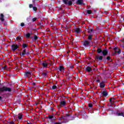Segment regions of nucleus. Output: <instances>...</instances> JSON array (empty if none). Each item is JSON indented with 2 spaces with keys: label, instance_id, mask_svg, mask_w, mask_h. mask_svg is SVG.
Returning <instances> with one entry per match:
<instances>
[{
  "label": "nucleus",
  "instance_id": "f8f14e48",
  "mask_svg": "<svg viewBox=\"0 0 124 124\" xmlns=\"http://www.w3.org/2000/svg\"><path fill=\"white\" fill-rule=\"evenodd\" d=\"M100 88H104V87H105V84H104V82H102L100 83Z\"/></svg>",
  "mask_w": 124,
  "mask_h": 124
},
{
  "label": "nucleus",
  "instance_id": "5701e85b",
  "mask_svg": "<svg viewBox=\"0 0 124 124\" xmlns=\"http://www.w3.org/2000/svg\"><path fill=\"white\" fill-rule=\"evenodd\" d=\"M92 37H93V35H90L88 36V39H89V40L92 39Z\"/></svg>",
  "mask_w": 124,
  "mask_h": 124
},
{
  "label": "nucleus",
  "instance_id": "423d86ee",
  "mask_svg": "<svg viewBox=\"0 0 124 124\" xmlns=\"http://www.w3.org/2000/svg\"><path fill=\"white\" fill-rule=\"evenodd\" d=\"M102 53L103 56H106L108 54V50H104Z\"/></svg>",
  "mask_w": 124,
  "mask_h": 124
},
{
  "label": "nucleus",
  "instance_id": "58836bf2",
  "mask_svg": "<svg viewBox=\"0 0 124 124\" xmlns=\"http://www.w3.org/2000/svg\"><path fill=\"white\" fill-rule=\"evenodd\" d=\"M70 67L71 68H73V66H71Z\"/></svg>",
  "mask_w": 124,
  "mask_h": 124
},
{
  "label": "nucleus",
  "instance_id": "473e14b6",
  "mask_svg": "<svg viewBox=\"0 0 124 124\" xmlns=\"http://www.w3.org/2000/svg\"><path fill=\"white\" fill-rule=\"evenodd\" d=\"M24 26H25V24H24V23H22L21 24V27H24Z\"/></svg>",
  "mask_w": 124,
  "mask_h": 124
},
{
  "label": "nucleus",
  "instance_id": "412c9836",
  "mask_svg": "<svg viewBox=\"0 0 124 124\" xmlns=\"http://www.w3.org/2000/svg\"><path fill=\"white\" fill-rule=\"evenodd\" d=\"M21 37H18L16 38V40H17V41H21Z\"/></svg>",
  "mask_w": 124,
  "mask_h": 124
},
{
  "label": "nucleus",
  "instance_id": "f3484780",
  "mask_svg": "<svg viewBox=\"0 0 124 124\" xmlns=\"http://www.w3.org/2000/svg\"><path fill=\"white\" fill-rule=\"evenodd\" d=\"M59 70H60V71H63V70H64V68H63V67L62 66H60V68H59Z\"/></svg>",
  "mask_w": 124,
  "mask_h": 124
},
{
  "label": "nucleus",
  "instance_id": "0eeeda50",
  "mask_svg": "<svg viewBox=\"0 0 124 124\" xmlns=\"http://www.w3.org/2000/svg\"><path fill=\"white\" fill-rule=\"evenodd\" d=\"M89 44H90V42H89V41H85L83 43V45H84L85 47H87V46H88Z\"/></svg>",
  "mask_w": 124,
  "mask_h": 124
},
{
  "label": "nucleus",
  "instance_id": "4468645a",
  "mask_svg": "<svg viewBox=\"0 0 124 124\" xmlns=\"http://www.w3.org/2000/svg\"><path fill=\"white\" fill-rule=\"evenodd\" d=\"M96 59L99 60V61H102V59H103V57L101 56H98V57H96Z\"/></svg>",
  "mask_w": 124,
  "mask_h": 124
},
{
  "label": "nucleus",
  "instance_id": "ddd939ff",
  "mask_svg": "<svg viewBox=\"0 0 124 124\" xmlns=\"http://www.w3.org/2000/svg\"><path fill=\"white\" fill-rule=\"evenodd\" d=\"M77 3H78V4H84L83 3V0H78Z\"/></svg>",
  "mask_w": 124,
  "mask_h": 124
},
{
  "label": "nucleus",
  "instance_id": "c756f323",
  "mask_svg": "<svg viewBox=\"0 0 124 124\" xmlns=\"http://www.w3.org/2000/svg\"><path fill=\"white\" fill-rule=\"evenodd\" d=\"M23 46L24 47V48H26V47H27V45L24 44L23 45Z\"/></svg>",
  "mask_w": 124,
  "mask_h": 124
},
{
  "label": "nucleus",
  "instance_id": "39448f33",
  "mask_svg": "<svg viewBox=\"0 0 124 124\" xmlns=\"http://www.w3.org/2000/svg\"><path fill=\"white\" fill-rule=\"evenodd\" d=\"M103 95V96H107L108 95V93L107 92V91L104 90L102 92Z\"/></svg>",
  "mask_w": 124,
  "mask_h": 124
},
{
  "label": "nucleus",
  "instance_id": "cd10ccee",
  "mask_svg": "<svg viewBox=\"0 0 124 124\" xmlns=\"http://www.w3.org/2000/svg\"><path fill=\"white\" fill-rule=\"evenodd\" d=\"M37 38H38V37H37V36H35L34 37V40H37Z\"/></svg>",
  "mask_w": 124,
  "mask_h": 124
},
{
  "label": "nucleus",
  "instance_id": "4c0bfd02",
  "mask_svg": "<svg viewBox=\"0 0 124 124\" xmlns=\"http://www.w3.org/2000/svg\"><path fill=\"white\" fill-rule=\"evenodd\" d=\"M10 124H14V122H12L10 123Z\"/></svg>",
  "mask_w": 124,
  "mask_h": 124
},
{
  "label": "nucleus",
  "instance_id": "6e6552de",
  "mask_svg": "<svg viewBox=\"0 0 124 124\" xmlns=\"http://www.w3.org/2000/svg\"><path fill=\"white\" fill-rule=\"evenodd\" d=\"M75 31L76 32H78V33H79V32H81V29L77 28L75 30Z\"/></svg>",
  "mask_w": 124,
  "mask_h": 124
},
{
  "label": "nucleus",
  "instance_id": "37998d69",
  "mask_svg": "<svg viewBox=\"0 0 124 124\" xmlns=\"http://www.w3.org/2000/svg\"><path fill=\"white\" fill-rule=\"evenodd\" d=\"M33 85H35V83H33Z\"/></svg>",
  "mask_w": 124,
  "mask_h": 124
},
{
  "label": "nucleus",
  "instance_id": "e433bc0d",
  "mask_svg": "<svg viewBox=\"0 0 124 124\" xmlns=\"http://www.w3.org/2000/svg\"><path fill=\"white\" fill-rule=\"evenodd\" d=\"M7 67V66H5L3 67V69H5V68H6Z\"/></svg>",
  "mask_w": 124,
  "mask_h": 124
},
{
  "label": "nucleus",
  "instance_id": "79ce46f5",
  "mask_svg": "<svg viewBox=\"0 0 124 124\" xmlns=\"http://www.w3.org/2000/svg\"><path fill=\"white\" fill-rule=\"evenodd\" d=\"M44 74L45 75L46 74H45V73H44Z\"/></svg>",
  "mask_w": 124,
  "mask_h": 124
},
{
  "label": "nucleus",
  "instance_id": "a19ab883",
  "mask_svg": "<svg viewBox=\"0 0 124 124\" xmlns=\"http://www.w3.org/2000/svg\"><path fill=\"white\" fill-rule=\"evenodd\" d=\"M1 100V97H0V100Z\"/></svg>",
  "mask_w": 124,
  "mask_h": 124
},
{
  "label": "nucleus",
  "instance_id": "c9c22d12",
  "mask_svg": "<svg viewBox=\"0 0 124 124\" xmlns=\"http://www.w3.org/2000/svg\"><path fill=\"white\" fill-rule=\"evenodd\" d=\"M49 119H53V116H49Z\"/></svg>",
  "mask_w": 124,
  "mask_h": 124
},
{
  "label": "nucleus",
  "instance_id": "2eb2a0df",
  "mask_svg": "<svg viewBox=\"0 0 124 124\" xmlns=\"http://www.w3.org/2000/svg\"><path fill=\"white\" fill-rule=\"evenodd\" d=\"M65 106V101H63L61 102V106Z\"/></svg>",
  "mask_w": 124,
  "mask_h": 124
},
{
  "label": "nucleus",
  "instance_id": "f03ea898",
  "mask_svg": "<svg viewBox=\"0 0 124 124\" xmlns=\"http://www.w3.org/2000/svg\"><path fill=\"white\" fill-rule=\"evenodd\" d=\"M63 2L65 4H68V5H72V2L74 1V0H63Z\"/></svg>",
  "mask_w": 124,
  "mask_h": 124
},
{
  "label": "nucleus",
  "instance_id": "c85d7f7f",
  "mask_svg": "<svg viewBox=\"0 0 124 124\" xmlns=\"http://www.w3.org/2000/svg\"><path fill=\"white\" fill-rule=\"evenodd\" d=\"M89 107L91 108L93 107V104L92 103L89 104Z\"/></svg>",
  "mask_w": 124,
  "mask_h": 124
},
{
  "label": "nucleus",
  "instance_id": "393cba45",
  "mask_svg": "<svg viewBox=\"0 0 124 124\" xmlns=\"http://www.w3.org/2000/svg\"><path fill=\"white\" fill-rule=\"evenodd\" d=\"M33 9L34 11H36L37 10V8H36V7H33Z\"/></svg>",
  "mask_w": 124,
  "mask_h": 124
},
{
  "label": "nucleus",
  "instance_id": "72a5a7b5",
  "mask_svg": "<svg viewBox=\"0 0 124 124\" xmlns=\"http://www.w3.org/2000/svg\"><path fill=\"white\" fill-rule=\"evenodd\" d=\"M29 7H30V8H31V7H32V4H30V5H29Z\"/></svg>",
  "mask_w": 124,
  "mask_h": 124
},
{
  "label": "nucleus",
  "instance_id": "7c9ffc66",
  "mask_svg": "<svg viewBox=\"0 0 124 124\" xmlns=\"http://www.w3.org/2000/svg\"><path fill=\"white\" fill-rule=\"evenodd\" d=\"M36 18H33L32 19V21H33V22H34V21H36Z\"/></svg>",
  "mask_w": 124,
  "mask_h": 124
},
{
  "label": "nucleus",
  "instance_id": "7ed1b4c3",
  "mask_svg": "<svg viewBox=\"0 0 124 124\" xmlns=\"http://www.w3.org/2000/svg\"><path fill=\"white\" fill-rule=\"evenodd\" d=\"M114 53L113 54V55L115 56L116 55V53H118V54H120L121 53V50H120V49L118 47H115L114 48Z\"/></svg>",
  "mask_w": 124,
  "mask_h": 124
},
{
  "label": "nucleus",
  "instance_id": "b1692460",
  "mask_svg": "<svg viewBox=\"0 0 124 124\" xmlns=\"http://www.w3.org/2000/svg\"><path fill=\"white\" fill-rule=\"evenodd\" d=\"M18 119L19 120H22V115L19 114V115L18 116Z\"/></svg>",
  "mask_w": 124,
  "mask_h": 124
},
{
  "label": "nucleus",
  "instance_id": "9d476101",
  "mask_svg": "<svg viewBox=\"0 0 124 124\" xmlns=\"http://www.w3.org/2000/svg\"><path fill=\"white\" fill-rule=\"evenodd\" d=\"M42 65L44 66V67H47L48 63H47L46 62H43L42 63Z\"/></svg>",
  "mask_w": 124,
  "mask_h": 124
},
{
  "label": "nucleus",
  "instance_id": "aec40b11",
  "mask_svg": "<svg viewBox=\"0 0 124 124\" xmlns=\"http://www.w3.org/2000/svg\"><path fill=\"white\" fill-rule=\"evenodd\" d=\"M22 55V56H25V55H26V49L23 50Z\"/></svg>",
  "mask_w": 124,
  "mask_h": 124
},
{
  "label": "nucleus",
  "instance_id": "f704fd0d",
  "mask_svg": "<svg viewBox=\"0 0 124 124\" xmlns=\"http://www.w3.org/2000/svg\"><path fill=\"white\" fill-rule=\"evenodd\" d=\"M107 59L108 60H110V57L109 56H108L107 57Z\"/></svg>",
  "mask_w": 124,
  "mask_h": 124
},
{
  "label": "nucleus",
  "instance_id": "20e7f679",
  "mask_svg": "<svg viewBox=\"0 0 124 124\" xmlns=\"http://www.w3.org/2000/svg\"><path fill=\"white\" fill-rule=\"evenodd\" d=\"M18 47L19 46L17 45H13L12 46V50H13V51H15L16 50H17V49H18Z\"/></svg>",
  "mask_w": 124,
  "mask_h": 124
},
{
  "label": "nucleus",
  "instance_id": "6ab92c4d",
  "mask_svg": "<svg viewBox=\"0 0 124 124\" xmlns=\"http://www.w3.org/2000/svg\"><path fill=\"white\" fill-rule=\"evenodd\" d=\"M52 90H56V89H58V87L56 85H53L52 87Z\"/></svg>",
  "mask_w": 124,
  "mask_h": 124
},
{
  "label": "nucleus",
  "instance_id": "a211bd4d",
  "mask_svg": "<svg viewBox=\"0 0 124 124\" xmlns=\"http://www.w3.org/2000/svg\"><path fill=\"white\" fill-rule=\"evenodd\" d=\"M86 70H87V71H92V68H91L90 67H87L86 68Z\"/></svg>",
  "mask_w": 124,
  "mask_h": 124
},
{
  "label": "nucleus",
  "instance_id": "4be33fe9",
  "mask_svg": "<svg viewBox=\"0 0 124 124\" xmlns=\"http://www.w3.org/2000/svg\"><path fill=\"white\" fill-rule=\"evenodd\" d=\"M88 14H92V10H89L87 11Z\"/></svg>",
  "mask_w": 124,
  "mask_h": 124
},
{
  "label": "nucleus",
  "instance_id": "1a4fd4ad",
  "mask_svg": "<svg viewBox=\"0 0 124 124\" xmlns=\"http://www.w3.org/2000/svg\"><path fill=\"white\" fill-rule=\"evenodd\" d=\"M117 116H122V117H124V114L123 112H117L116 113Z\"/></svg>",
  "mask_w": 124,
  "mask_h": 124
},
{
  "label": "nucleus",
  "instance_id": "f257e3e1",
  "mask_svg": "<svg viewBox=\"0 0 124 124\" xmlns=\"http://www.w3.org/2000/svg\"><path fill=\"white\" fill-rule=\"evenodd\" d=\"M0 92H11V89L4 87L0 89Z\"/></svg>",
  "mask_w": 124,
  "mask_h": 124
},
{
  "label": "nucleus",
  "instance_id": "a878e982",
  "mask_svg": "<svg viewBox=\"0 0 124 124\" xmlns=\"http://www.w3.org/2000/svg\"><path fill=\"white\" fill-rule=\"evenodd\" d=\"M30 36H31V34H30V33H27V34H26V37L29 38V37H30Z\"/></svg>",
  "mask_w": 124,
  "mask_h": 124
},
{
  "label": "nucleus",
  "instance_id": "dca6fc26",
  "mask_svg": "<svg viewBox=\"0 0 124 124\" xmlns=\"http://www.w3.org/2000/svg\"><path fill=\"white\" fill-rule=\"evenodd\" d=\"M0 19L1 21H2V22H3V21H4V19H3V14H1Z\"/></svg>",
  "mask_w": 124,
  "mask_h": 124
},
{
  "label": "nucleus",
  "instance_id": "bb28decb",
  "mask_svg": "<svg viewBox=\"0 0 124 124\" xmlns=\"http://www.w3.org/2000/svg\"><path fill=\"white\" fill-rule=\"evenodd\" d=\"M102 50H101L100 48L97 49V53H101Z\"/></svg>",
  "mask_w": 124,
  "mask_h": 124
},
{
  "label": "nucleus",
  "instance_id": "9b49d317",
  "mask_svg": "<svg viewBox=\"0 0 124 124\" xmlns=\"http://www.w3.org/2000/svg\"><path fill=\"white\" fill-rule=\"evenodd\" d=\"M31 73L30 72H27L25 75V76H26V77H29V76H30V75H31Z\"/></svg>",
  "mask_w": 124,
  "mask_h": 124
},
{
  "label": "nucleus",
  "instance_id": "ea45409f",
  "mask_svg": "<svg viewBox=\"0 0 124 124\" xmlns=\"http://www.w3.org/2000/svg\"><path fill=\"white\" fill-rule=\"evenodd\" d=\"M97 82H99V80H96Z\"/></svg>",
  "mask_w": 124,
  "mask_h": 124
},
{
  "label": "nucleus",
  "instance_id": "2f4dec72",
  "mask_svg": "<svg viewBox=\"0 0 124 124\" xmlns=\"http://www.w3.org/2000/svg\"><path fill=\"white\" fill-rule=\"evenodd\" d=\"M92 31H93V29H90V30L88 31V32H92Z\"/></svg>",
  "mask_w": 124,
  "mask_h": 124
}]
</instances>
